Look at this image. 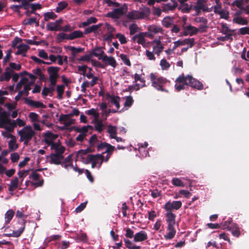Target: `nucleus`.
Instances as JSON below:
<instances>
[{
	"label": "nucleus",
	"instance_id": "nucleus-1",
	"mask_svg": "<svg viewBox=\"0 0 249 249\" xmlns=\"http://www.w3.org/2000/svg\"><path fill=\"white\" fill-rule=\"evenodd\" d=\"M151 85L158 91L168 92V90L165 89V86L170 83V81L163 76H158L155 73H151L150 74Z\"/></svg>",
	"mask_w": 249,
	"mask_h": 249
},
{
	"label": "nucleus",
	"instance_id": "nucleus-2",
	"mask_svg": "<svg viewBox=\"0 0 249 249\" xmlns=\"http://www.w3.org/2000/svg\"><path fill=\"white\" fill-rule=\"evenodd\" d=\"M177 81L180 83L185 82L187 86H189L198 90H200L203 89V84L191 75L185 76L184 74H182L177 78Z\"/></svg>",
	"mask_w": 249,
	"mask_h": 249
},
{
	"label": "nucleus",
	"instance_id": "nucleus-3",
	"mask_svg": "<svg viewBox=\"0 0 249 249\" xmlns=\"http://www.w3.org/2000/svg\"><path fill=\"white\" fill-rule=\"evenodd\" d=\"M20 137L19 141L23 142L24 145L27 146L29 142L36 135V132L30 125H27L18 132Z\"/></svg>",
	"mask_w": 249,
	"mask_h": 249
},
{
	"label": "nucleus",
	"instance_id": "nucleus-4",
	"mask_svg": "<svg viewBox=\"0 0 249 249\" xmlns=\"http://www.w3.org/2000/svg\"><path fill=\"white\" fill-rule=\"evenodd\" d=\"M141 11L133 10L127 13V17L129 19L136 20L148 18L151 11L149 7L143 6L141 7Z\"/></svg>",
	"mask_w": 249,
	"mask_h": 249
},
{
	"label": "nucleus",
	"instance_id": "nucleus-5",
	"mask_svg": "<svg viewBox=\"0 0 249 249\" xmlns=\"http://www.w3.org/2000/svg\"><path fill=\"white\" fill-rule=\"evenodd\" d=\"M25 222L24 219H18L17 222L14 225V230L9 233H5V235L7 237H18L23 232L25 227Z\"/></svg>",
	"mask_w": 249,
	"mask_h": 249
},
{
	"label": "nucleus",
	"instance_id": "nucleus-6",
	"mask_svg": "<svg viewBox=\"0 0 249 249\" xmlns=\"http://www.w3.org/2000/svg\"><path fill=\"white\" fill-rule=\"evenodd\" d=\"M221 225V228L223 230H227L231 231L233 236L238 238L240 236L241 232L239 227L231 220L229 219L227 221L222 222Z\"/></svg>",
	"mask_w": 249,
	"mask_h": 249
},
{
	"label": "nucleus",
	"instance_id": "nucleus-7",
	"mask_svg": "<svg viewBox=\"0 0 249 249\" xmlns=\"http://www.w3.org/2000/svg\"><path fill=\"white\" fill-rule=\"evenodd\" d=\"M182 206L180 201H169L165 203L164 208L166 211V216L167 218H175L176 215L173 213L174 210L179 209Z\"/></svg>",
	"mask_w": 249,
	"mask_h": 249
},
{
	"label": "nucleus",
	"instance_id": "nucleus-8",
	"mask_svg": "<svg viewBox=\"0 0 249 249\" xmlns=\"http://www.w3.org/2000/svg\"><path fill=\"white\" fill-rule=\"evenodd\" d=\"M104 160V157L100 154L96 155L88 154L86 157L85 160H83V162L86 164L91 163V167L92 168L96 167L98 164V167H100L103 161Z\"/></svg>",
	"mask_w": 249,
	"mask_h": 249
},
{
	"label": "nucleus",
	"instance_id": "nucleus-9",
	"mask_svg": "<svg viewBox=\"0 0 249 249\" xmlns=\"http://www.w3.org/2000/svg\"><path fill=\"white\" fill-rule=\"evenodd\" d=\"M43 136L44 137V142L48 145H51V149L52 150H54L55 151L61 145L60 142H53V140L57 138L58 135L57 134H54L52 132L48 131L44 134Z\"/></svg>",
	"mask_w": 249,
	"mask_h": 249
},
{
	"label": "nucleus",
	"instance_id": "nucleus-10",
	"mask_svg": "<svg viewBox=\"0 0 249 249\" xmlns=\"http://www.w3.org/2000/svg\"><path fill=\"white\" fill-rule=\"evenodd\" d=\"M167 223L168 224L167 230L168 232L164 235V238L166 240H170L174 237L176 233L175 230L176 222L175 219H167Z\"/></svg>",
	"mask_w": 249,
	"mask_h": 249
},
{
	"label": "nucleus",
	"instance_id": "nucleus-11",
	"mask_svg": "<svg viewBox=\"0 0 249 249\" xmlns=\"http://www.w3.org/2000/svg\"><path fill=\"white\" fill-rule=\"evenodd\" d=\"M59 68L57 67H50L48 68L47 71L49 74V81L52 86L56 85L57 79L58 77V71Z\"/></svg>",
	"mask_w": 249,
	"mask_h": 249
},
{
	"label": "nucleus",
	"instance_id": "nucleus-12",
	"mask_svg": "<svg viewBox=\"0 0 249 249\" xmlns=\"http://www.w3.org/2000/svg\"><path fill=\"white\" fill-rule=\"evenodd\" d=\"M63 21V19L60 18L54 22L48 23L46 27L47 30L51 31H61V25Z\"/></svg>",
	"mask_w": 249,
	"mask_h": 249
},
{
	"label": "nucleus",
	"instance_id": "nucleus-13",
	"mask_svg": "<svg viewBox=\"0 0 249 249\" xmlns=\"http://www.w3.org/2000/svg\"><path fill=\"white\" fill-rule=\"evenodd\" d=\"M124 13V8L123 7H120L114 9L113 11L108 12L106 16L112 18H120Z\"/></svg>",
	"mask_w": 249,
	"mask_h": 249
},
{
	"label": "nucleus",
	"instance_id": "nucleus-14",
	"mask_svg": "<svg viewBox=\"0 0 249 249\" xmlns=\"http://www.w3.org/2000/svg\"><path fill=\"white\" fill-rule=\"evenodd\" d=\"M9 114L6 111H3L0 113V128L5 127V125L10 123Z\"/></svg>",
	"mask_w": 249,
	"mask_h": 249
},
{
	"label": "nucleus",
	"instance_id": "nucleus-15",
	"mask_svg": "<svg viewBox=\"0 0 249 249\" xmlns=\"http://www.w3.org/2000/svg\"><path fill=\"white\" fill-rule=\"evenodd\" d=\"M24 100L25 101V103L31 107H35L36 108L41 107V108H45L46 107V105H45L42 103L40 102L39 101H35L29 99V98H28L27 97L24 98Z\"/></svg>",
	"mask_w": 249,
	"mask_h": 249
},
{
	"label": "nucleus",
	"instance_id": "nucleus-16",
	"mask_svg": "<svg viewBox=\"0 0 249 249\" xmlns=\"http://www.w3.org/2000/svg\"><path fill=\"white\" fill-rule=\"evenodd\" d=\"M148 238L147 233L144 231H141L136 233L134 236V241L135 242H142Z\"/></svg>",
	"mask_w": 249,
	"mask_h": 249
},
{
	"label": "nucleus",
	"instance_id": "nucleus-17",
	"mask_svg": "<svg viewBox=\"0 0 249 249\" xmlns=\"http://www.w3.org/2000/svg\"><path fill=\"white\" fill-rule=\"evenodd\" d=\"M31 89V88L30 84L25 85L24 86L23 90L19 91L18 93V94L15 96V99L16 101L17 102L19 101L21 97L23 95H25L26 96H28L29 94V91Z\"/></svg>",
	"mask_w": 249,
	"mask_h": 249
},
{
	"label": "nucleus",
	"instance_id": "nucleus-18",
	"mask_svg": "<svg viewBox=\"0 0 249 249\" xmlns=\"http://www.w3.org/2000/svg\"><path fill=\"white\" fill-rule=\"evenodd\" d=\"M90 53L92 56H94L98 57L99 59L102 60L104 52L102 50V47H96L92 50Z\"/></svg>",
	"mask_w": 249,
	"mask_h": 249
},
{
	"label": "nucleus",
	"instance_id": "nucleus-19",
	"mask_svg": "<svg viewBox=\"0 0 249 249\" xmlns=\"http://www.w3.org/2000/svg\"><path fill=\"white\" fill-rule=\"evenodd\" d=\"M49 157L50 159V163L55 165L61 164V160L64 159L58 155H56L53 153H51Z\"/></svg>",
	"mask_w": 249,
	"mask_h": 249
},
{
	"label": "nucleus",
	"instance_id": "nucleus-20",
	"mask_svg": "<svg viewBox=\"0 0 249 249\" xmlns=\"http://www.w3.org/2000/svg\"><path fill=\"white\" fill-rule=\"evenodd\" d=\"M19 180L18 178L15 177L11 180L10 184L9 185L8 191L10 192L14 191L19 186Z\"/></svg>",
	"mask_w": 249,
	"mask_h": 249
},
{
	"label": "nucleus",
	"instance_id": "nucleus-21",
	"mask_svg": "<svg viewBox=\"0 0 249 249\" xmlns=\"http://www.w3.org/2000/svg\"><path fill=\"white\" fill-rule=\"evenodd\" d=\"M102 60L113 68H115L117 66V62L113 57L107 56V55H105L102 58Z\"/></svg>",
	"mask_w": 249,
	"mask_h": 249
},
{
	"label": "nucleus",
	"instance_id": "nucleus-22",
	"mask_svg": "<svg viewBox=\"0 0 249 249\" xmlns=\"http://www.w3.org/2000/svg\"><path fill=\"white\" fill-rule=\"evenodd\" d=\"M30 47L24 44H20L18 47V51L16 53L17 55L22 54L23 56H25V53L29 49Z\"/></svg>",
	"mask_w": 249,
	"mask_h": 249
},
{
	"label": "nucleus",
	"instance_id": "nucleus-23",
	"mask_svg": "<svg viewBox=\"0 0 249 249\" xmlns=\"http://www.w3.org/2000/svg\"><path fill=\"white\" fill-rule=\"evenodd\" d=\"M65 48L71 51V56L73 58H74L76 56L77 53L83 52L84 50V49L82 48H76L71 46H68Z\"/></svg>",
	"mask_w": 249,
	"mask_h": 249
},
{
	"label": "nucleus",
	"instance_id": "nucleus-24",
	"mask_svg": "<svg viewBox=\"0 0 249 249\" xmlns=\"http://www.w3.org/2000/svg\"><path fill=\"white\" fill-rule=\"evenodd\" d=\"M162 25L166 28H169L174 25V18L170 17H165L162 21Z\"/></svg>",
	"mask_w": 249,
	"mask_h": 249
},
{
	"label": "nucleus",
	"instance_id": "nucleus-25",
	"mask_svg": "<svg viewBox=\"0 0 249 249\" xmlns=\"http://www.w3.org/2000/svg\"><path fill=\"white\" fill-rule=\"evenodd\" d=\"M102 26V23H99L97 25H92L89 27L86 28L84 31V34L86 35L90 34L92 32H96L99 28H100Z\"/></svg>",
	"mask_w": 249,
	"mask_h": 249
},
{
	"label": "nucleus",
	"instance_id": "nucleus-26",
	"mask_svg": "<svg viewBox=\"0 0 249 249\" xmlns=\"http://www.w3.org/2000/svg\"><path fill=\"white\" fill-rule=\"evenodd\" d=\"M83 36V32L80 30H76L68 35V39L73 40L77 38L82 37Z\"/></svg>",
	"mask_w": 249,
	"mask_h": 249
},
{
	"label": "nucleus",
	"instance_id": "nucleus-27",
	"mask_svg": "<svg viewBox=\"0 0 249 249\" xmlns=\"http://www.w3.org/2000/svg\"><path fill=\"white\" fill-rule=\"evenodd\" d=\"M75 239L77 242H82L86 243L88 240L86 233L83 232H80L76 234Z\"/></svg>",
	"mask_w": 249,
	"mask_h": 249
},
{
	"label": "nucleus",
	"instance_id": "nucleus-28",
	"mask_svg": "<svg viewBox=\"0 0 249 249\" xmlns=\"http://www.w3.org/2000/svg\"><path fill=\"white\" fill-rule=\"evenodd\" d=\"M177 3H168L166 4H164L162 7V11L165 12H168L169 11H172L174 10L177 7Z\"/></svg>",
	"mask_w": 249,
	"mask_h": 249
},
{
	"label": "nucleus",
	"instance_id": "nucleus-29",
	"mask_svg": "<svg viewBox=\"0 0 249 249\" xmlns=\"http://www.w3.org/2000/svg\"><path fill=\"white\" fill-rule=\"evenodd\" d=\"M43 16L45 21H48L50 19H54L57 18V15L53 12L44 13Z\"/></svg>",
	"mask_w": 249,
	"mask_h": 249
},
{
	"label": "nucleus",
	"instance_id": "nucleus-30",
	"mask_svg": "<svg viewBox=\"0 0 249 249\" xmlns=\"http://www.w3.org/2000/svg\"><path fill=\"white\" fill-rule=\"evenodd\" d=\"M232 21L234 22V23H235L237 24H239V25H247L248 24V20L241 17H234L233 19H232Z\"/></svg>",
	"mask_w": 249,
	"mask_h": 249
},
{
	"label": "nucleus",
	"instance_id": "nucleus-31",
	"mask_svg": "<svg viewBox=\"0 0 249 249\" xmlns=\"http://www.w3.org/2000/svg\"><path fill=\"white\" fill-rule=\"evenodd\" d=\"M107 132L109 134L110 138L116 137L117 129L115 126L111 125H108Z\"/></svg>",
	"mask_w": 249,
	"mask_h": 249
},
{
	"label": "nucleus",
	"instance_id": "nucleus-32",
	"mask_svg": "<svg viewBox=\"0 0 249 249\" xmlns=\"http://www.w3.org/2000/svg\"><path fill=\"white\" fill-rule=\"evenodd\" d=\"M110 98V101L112 104L115 105L117 109H119L120 107V98L119 96H111L109 95Z\"/></svg>",
	"mask_w": 249,
	"mask_h": 249
},
{
	"label": "nucleus",
	"instance_id": "nucleus-33",
	"mask_svg": "<svg viewBox=\"0 0 249 249\" xmlns=\"http://www.w3.org/2000/svg\"><path fill=\"white\" fill-rule=\"evenodd\" d=\"M11 137L14 139L10 140L8 142L9 148L11 151H15L18 147V145L16 143V141L15 137L11 135Z\"/></svg>",
	"mask_w": 249,
	"mask_h": 249
},
{
	"label": "nucleus",
	"instance_id": "nucleus-34",
	"mask_svg": "<svg viewBox=\"0 0 249 249\" xmlns=\"http://www.w3.org/2000/svg\"><path fill=\"white\" fill-rule=\"evenodd\" d=\"M89 144L91 147H95L99 143V141L97 139V136L94 134L92 135L89 140Z\"/></svg>",
	"mask_w": 249,
	"mask_h": 249
},
{
	"label": "nucleus",
	"instance_id": "nucleus-35",
	"mask_svg": "<svg viewBox=\"0 0 249 249\" xmlns=\"http://www.w3.org/2000/svg\"><path fill=\"white\" fill-rule=\"evenodd\" d=\"M54 86H52L50 88L44 87L42 91V96L44 97L47 96L49 93H51V96L52 95V93L54 90Z\"/></svg>",
	"mask_w": 249,
	"mask_h": 249
},
{
	"label": "nucleus",
	"instance_id": "nucleus-36",
	"mask_svg": "<svg viewBox=\"0 0 249 249\" xmlns=\"http://www.w3.org/2000/svg\"><path fill=\"white\" fill-rule=\"evenodd\" d=\"M184 29L185 30H187L188 31H189L190 34V36H192L193 35L197 34L199 30L197 29V28L195 26H193L192 25H188L186 26Z\"/></svg>",
	"mask_w": 249,
	"mask_h": 249
},
{
	"label": "nucleus",
	"instance_id": "nucleus-37",
	"mask_svg": "<svg viewBox=\"0 0 249 249\" xmlns=\"http://www.w3.org/2000/svg\"><path fill=\"white\" fill-rule=\"evenodd\" d=\"M13 73V71L10 69L9 67H7L5 69V71L2 75H4L5 81H9L12 76V74Z\"/></svg>",
	"mask_w": 249,
	"mask_h": 249
},
{
	"label": "nucleus",
	"instance_id": "nucleus-38",
	"mask_svg": "<svg viewBox=\"0 0 249 249\" xmlns=\"http://www.w3.org/2000/svg\"><path fill=\"white\" fill-rule=\"evenodd\" d=\"M176 84L175 85V88L177 91H179L182 89H185V86H187V84L185 82H181L180 83L177 81V78L176 81Z\"/></svg>",
	"mask_w": 249,
	"mask_h": 249
},
{
	"label": "nucleus",
	"instance_id": "nucleus-39",
	"mask_svg": "<svg viewBox=\"0 0 249 249\" xmlns=\"http://www.w3.org/2000/svg\"><path fill=\"white\" fill-rule=\"evenodd\" d=\"M30 7L31 8L30 13L35 15H37V13L36 12V10H39L42 8V6L39 3H31Z\"/></svg>",
	"mask_w": 249,
	"mask_h": 249
},
{
	"label": "nucleus",
	"instance_id": "nucleus-40",
	"mask_svg": "<svg viewBox=\"0 0 249 249\" xmlns=\"http://www.w3.org/2000/svg\"><path fill=\"white\" fill-rule=\"evenodd\" d=\"M215 13L219 14L220 16V18H224L225 19H228L229 17V12L227 11H224L221 10L220 11H215Z\"/></svg>",
	"mask_w": 249,
	"mask_h": 249
},
{
	"label": "nucleus",
	"instance_id": "nucleus-41",
	"mask_svg": "<svg viewBox=\"0 0 249 249\" xmlns=\"http://www.w3.org/2000/svg\"><path fill=\"white\" fill-rule=\"evenodd\" d=\"M145 35L144 33L143 32L140 33L138 34V39H137V43L139 44H141L142 46L144 45V44L145 43Z\"/></svg>",
	"mask_w": 249,
	"mask_h": 249
},
{
	"label": "nucleus",
	"instance_id": "nucleus-42",
	"mask_svg": "<svg viewBox=\"0 0 249 249\" xmlns=\"http://www.w3.org/2000/svg\"><path fill=\"white\" fill-rule=\"evenodd\" d=\"M172 183L176 187H184V184L182 180L177 178H174L172 180Z\"/></svg>",
	"mask_w": 249,
	"mask_h": 249
},
{
	"label": "nucleus",
	"instance_id": "nucleus-43",
	"mask_svg": "<svg viewBox=\"0 0 249 249\" xmlns=\"http://www.w3.org/2000/svg\"><path fill=\"white\" fill-rule=\"evenodd\" d=\"M130 35H133L139 30V27L136 23H132L129 27Z\"/></svg>",
	"mask_w": 249,
	"mask_h": 249
},
{
	"label": "nucleus",
	"instance_id": "nucleus-44",
	"mask_svg": "<svg viewBox=\"0 0 249 249\" xmlns=\"http://www.w3.org/2000/svg\"><path fill=\"white\" fill-rule=\"evenodd\" d=\"M97 19L95 17H90L86 21L82 23L83 27H86L91 23H95L97 21Z\"/></svg>",
	"mask_w": 249,
	"mask_h": 249
},
{
	"label": "nucleus",
	"instance_id": "nucleus-45",
	"mask_svg": "<svg viewBox=\"0 0 249 249\" xmlns=\"http://www.w3.org/2000/svg\"><path fill=\"white\" fill-rule=\"evenodd\" d=\"M88 152L87 151V149H81L79 150L76 154L77 158H80L82 161L83 162V160H85L86 158H85V156L87 155L88 154Z\"/></svg>",
	"mask_w": 249,
	"mask_h": 249
},
{
	"label": "nucleus",
	"instance_id": "nucleus-46",
	"mask_svg": "<svg viewBox=\"0 0 249 249\" xmlns=\"http://www.w3.org/2000/svg\"><path fill=\"white\" fill-rule=\"evenodd\" d=\"M68 3L65 1H61L58 3V6L56 7L55 11L57 13L62 11L68 6Z\"/></svg>",
	"mask_w": 249,
	"mask_h": 249
},
{
	"label": "nucleus",
	"instance_id": "nucleus-47",
	"mask_svg": "<svg viewBox=\"0 0 249 249\" xmlns=\"http://www.w3.org/2000/svg\"><path fill=\"white\" fill-rule=\"evenodd\" d=\"M96 122L94 126L95 129L99 133L101 132L104 129V124L101 121L96 120Z\"/></svg>",
	"mask_w": 249,
	"mask_h": 249
},
{
	"label": "nucleus",
	"instance_id": "nucleus-48",
	"mask_svg": "<svg viewBox=\"0 0 249 249\" xmlns=\"http://www.w3.org/2000/svg\"><path fill=\"white\" fill-rule=\"evenodd\" d=\"M149 31L154 34L161 33L162 29L161 27L156 25L151 26L149 28Z\"/></svg>",
	"mask_w": 249,
	"mask_h": 249
},
{
	"label": "nucleus",
	"instance_id": "nucleus-49",
	"mask_svg": "<svg viewBox=\"0 0 249 249\" xmlns=\"http://www.w3.org/2000/svg\"><path fill=\"white\" fill-rule=\"evenodd\" d=\"M120 57L122 59V60L123 61L124 64L126 65L127 66H130L131 65V62L129 60V59L128 58L127 55L123 53H121L120 55Z\"/></svg>",
	"mask_w": 249,
	"mask_h": 249
},
{
	"label": "nucleus",
	"instance_id": "nucleus-50",
	"mask_svg": "<svg viewBox=\"0 0 249 249\" xmlns=\"http://www.w3.org/2000/svg\"><path fill=\"white\" fill-rule=\"evenodd\" d=\"M86 113L89 115L93 116L95 120H97L99 116L98 112L94 108H91L87 110Z\"/></svg>",
	"mask_w": 249,
	"mask_h": 249
},
{
	"label": "nucleus",
	"instance_id": "nucleus-51",
	"mask_svg": "<svg viewBox=\"0 0 249 249\" xmlns=\"http://www.w3.org/2000/svg\"><path fill=\"white\" fill-rule=\"evenodd\" d=\"M206 0H196V5L194 6L193 9L196 10L201 9L202 8V6L206 4Z\"/></svg>",
	"mask_w": 249,
	"mask_h": 249
},
{
	"label": "nucleus",
	"instance_id": "nucleus-52",
	"mask_svg": "<svg viewBox=\"0 0 249 249\" xmlns=\"http://www.w3.org/2000/svg\"><path fill=\"white\" fill-rule=\"evenodd\" d=\"M183 45L187 44L189 45L190 47L192 48L195 44V39L194 38H186L182 41Z\"/></svg>",
	"mask_w": 249,
	"mask_h": 249
},
{
	"label": "nucleus",
	"instance_id": "nucleus-53",
	"mask_svg": "<svg viewBox=\"0 0 249 249\" xmlns=\"http://www.w3.org/2000/svg\"><path fill=\"white\" fill-rule=\"evenodd\" d=\"M65 151V148L64 146L60 145L59 148L55 150V153H54V154L56 155H58L59 156L61 157V158H64V156L63 155V153H64Z\"/></svg>",
	"mask_w": 249,
	"mask_h": 249
},
{
	"label": "nucleus",
	"instance_id": "nucleus-54",
	"mask_svg": "<svg viewBox=\"0 0 249 249\" xmlns=\"http://www.w3.org/2000/svg\"><path fill=\"white\" fill-rule=\"evenodd\" d=\"M116 37L119 39L122 44H125L127 42V40L125 36L121 33L117 34L116 35Z\"/></svg>",
	"mask_w": 249,
	"mask_h": 249
},
{
	"label": "nucleus",
	"instance_id": "nucleus-55",
	"mask_svg": "<svg viewBox=\"0 0 249 249\" xmlns=\"http://www.w3.org/2000/svg\"><path fill=\"white\" fill-rule=\"evenodd\" d=\"M233 30H231L230 29H229V28L227 26L226 24H222L221 33L223 34L227 35L228 33L233 32Z\"/></svg>",
	"mask_w": 249,
	"mask_h": 249
},
{
	"label": "nucleus",
	"instance_id": "nucleus-56",
	"mask_svg": "<svg viewBox=\"0 0 249 249\" xmlns=\"http://www.w3.org/2000/svg\"><path fill=\"white\" fill-rule=\"evenodd\" d=\"M160 65L162 70H167L170 67V64L165 59L160 60Z\"/></svg>",
	"mask_w": 249,
	"mask_h": 249
},
{
	"label": "nucleus",
	"instance_id": "nucleus-57",
	"mask_svg": "<svg viewBox=\"0 0 249 249\" xmlns=\"http://www.w3.org/2000/svg\"><path fill=\"white\" fill-rule=\"evenodd\" d=\"M134 102L133 98L131 96H127L126 97L125 101L124 104V107H131Z\"/></svg>",
	"mask_w": 249,
	"mask_h": 249
},
{
	"label": "nucleus",
	"instance_id": "nucleus-58",
	"mask_svg": "<svg viewBox=\"0 0 249 249\" xmlns=\"http://www.w3.org/2000/svg\"><path fill=\"white\" fill-rule=\"evenodd\" d=\"M57 39L58 42H61L64 39H68V35L64 33H59L57 36Z\"/></svg>",
	"mask_w": 249,
	"mask_h": 249
},
{
	"label": "nucleus",
	"instance_id": "nucleus-59",
	"mask_svg": "<svg viewBox=\"0 0 249 249\" xmlns=\"http://www.w3.org/2000/svg\"><path fill=\"white\" fill-rule=\"evenodd\" d=\"M70 245V242L68 241H62L59 244V248L60 249H66Z\"/></svg>",
	"mask_w": 249,
	"mask_h": 249
},
{
	"label": "nucleus",
	"instance_id": "nucleus-60",
	"mask_svg": "<svg viewBox=\"0 0 249 249\" xmlns=\"http://www.w3.org/2000/svg\"><path fill=\"white\" fill-rule=\"evenodd\" d=\"M29 117L33 122L38 121L39 116L35 112H31L29 115Z\"/></svg>",
	"mask_w": 249,
	"mask_h": 249
},
{
	"label": "nucleus",
	"instance_id": "nucleus-61",
	"mask_svg": "<svg viewBox=\"0 0 249 249\" xmlns=\"http://www.w3.org/2000/svg\"><path fill=\"white\" fill-rule=\"evenodd\" d=\"M9 67L10 69L16 71H19L21 69V65L20 64H17L15 63L11 62L9 63Z\"/></svg>",
	"mask_w": 249,
	"mask_h": 249
},
{
	"label": "nucleus",
	"instance_id": "nucleus-62",
	"mask_svg": "<svg viewBox=\"0 0 249 249\" xmlns=\"http://www.w3.org/2000/svg\"><path fill=\"white\" fill-rule=\"evenodd\" d=\"M9 125L8 126H5L4 127L8 131L11 132L13 131L14 128L16 126V124L15 122L11 123L10 120V123L8 124Z\"/></svg>",
	"mask_w": 249,
	"mask_h": 249
},
{
	"label": "nucleus",
	"instance_id": "nucleus-63",
	"mask_svg": "<svg viewBox=\"0 0 249 249\" xmlns=\"http://www.w3.org/2000/svg\"><path fill=\"white\" fill-rule=\"evenodd\" d=\"M30 2V1H28V0H22L21 4L22 7L25 10L29 9L31 4L29 3Z\"/></svg>",
	"mask_w": 249,
	"mask_h": 249
},
{
	"label": "nucleus",
	"instance_id": "nucleus-64",
	"mask_svg": "<svg viewBox=\"0 0 249 249\" xmlns=\"http://www.w3.org/2000/svg\"><path fill=\"white\" fill-rule=\"evenodd\" d=\"M34 22H36V18H28L27 19H25L23 21V24L24 25H32Z\"/></svg>",
	"mask_w": 249,
	"mask_h": 249
}]
</instances>
